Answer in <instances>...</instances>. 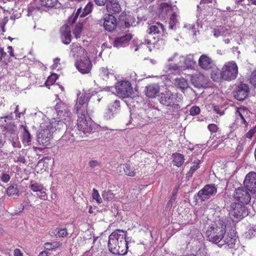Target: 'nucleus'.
Listing matches in <instances>:
<instances>
[{"label":"nucleus","instance_id":"nucleus-22","mask_svg":"<svg viewBox=\"0 0 256 256\" xmlns=\"http://www.w3.org/2000/svg\"><path fill=\"white\" fill-rule=\"evenodd\" d=\"M205 76L200 73L195 74L191 76V82L196 88H200L204 84Z\"/></svg>","mask_w":256,"mask_h":256},{"label":"nucleus","instance_id":"nucleus-14","mask_svg":"<svg viewBox=\"0 0 256 256\" xmlns=\"http://www.w3.org/2000/svg\"><path fill=\"white\" fill-rule=\"evenodd\" d=\"M87 115H78L77 128L80 132H82L84 134L90 132L92 130V128L86 119Z\"/></svg>","mask_w":256,"mask_h":256},{"label":"nucleus","instance_id":"nucleus-16","mask_svg":"<svg viewBox=\"0 0 256 256\" xmlns=\"http://www.w3.org/2000/svg\"><path fill=\"white\" fill-rule=\"evenodd\" d=\"M244 184L245 188L251 192H256V172H249L246 176Z\"/></svg>","mask_w":256,"mask_h":256},{"label":"nucleus","instance_id":"nucleus-37","mask_svg":"<svg viewBox=\"0 0 256 256\" xmlns=\"http://www.w3.org/2000/svg\"><path fill=\"white\" fill-rule=\"evenodd\" d=\"M184 62L187 68H194L196 64V62L194 60V55L189 54L187 56L184 60Z\"/></svg>","mask_w":256,"mask_h":256},{"label":"nucleus","instance_id":"nucleus-40","mask_svg":"<svg viewBox=\"0 0 256 256\" xmlns=\"http://www.w3.org/2000/svg\"><path fill=\"white\" fill-rule=\"evenodd\" d=\"M58 78V76L56 74H52L46 80L45 82V84L47 87H48V88H50V86L53 85L55 82H56V80Z\"/></svg>","mask_w":256,"mask_h":256},{"label":"nucleus","instance_id":"nucleus-4","mask_svg":"<svg viewBox=\"0 0 256 256\" xmlns=\"http://www.w3.org/2000/svg\"><path fill=\"white\" fill-rule=\"evenodd\" d=\"M183 100V96L182 94H174L168 90L161 94L160 102L162 105L172 108L174 110H178L180 109V103Z\"/></svg>","mask_w":256,"mask_h":256},{"label":"nucleus","instance_id":"nucleus-41","mask_svg":"<svg viewBox=\"0 0 256 256\" xmlns=\"http://www.w3.org/2000/svg\"><path fill=\"white\" fill-rule=\"evenodd\" d=\"M57 0H39L40 4L44 6L52 8L56 4Z\"/></svg>","mask_w":256,"mask_h":256},{"label":"nucleus","instance_id":"nucleus-32","mask_svg":"<svg viewBox=\"0 0 256 256\" xmlns=\"http://www.w3.org/2000/svg\"><path fill=\"white\" fill-rule=\"evenodd\" d=\"M88 105L76 104L74 110L78 115L88 114Z\"/></svg>","mask_w":256,"mask_h":256},{"label":"nucleus","instance_id":"nucleus-29","mask_svg":"<svg viewBox=\"0 0 256 256\" xmlns=\"http://www.w3.org/2000/svg\"><path fill=\"white\" fill-rule=\"evenodd\" d=\"M248 114L246 108L245 107H240L236 108V114L239 116L240 119V124H244V128H247L248 126V123L244 118V114Z\"/></svg>","mask_w":256,"mask_h":256},{"label":"nucleus","instance_id":"nucleus-25","mask_svg":"<svg viewBox=\"0 0 256 256\" xmlns=\"http://www.w3.org/2000/svg\"><path fill=\"white\" fill-rule=\"evenodd\" d=\"M92 4L90 2H88L84 7V12L82 13H81L82 8H78L74 18V21L77 18L78 16H80V17H84L88 14L90 13L92 10Z\"/></svg>","mask_w":256,"mask_h":256},{"label":"nucleus","instance_id":"nucleus-1","mask_svg":"<svg viewBox=\"0 0 256 256\" xmlns=\"http://www.w3.org/2000/svg\"><path fill=\"white\" fill-rule=\"evenodd\" d=\"M128 232L126 230L118 229L109 236L108 248L114 254L126 255L128 252V241L126 239Z\"/></svg>","mask_w":256,"mask_h":256},{"label":"nucleus","instance_id":"nucleus-58","mask_svg":"<svg viewBox=\"0 0 256 256\" xmlns=\"http://www.w3.org/2000/svg\"><path fill=\"white\" fill-rule=\"evenodd\" d=\"M171 8L170 5L169 4L166 3V2H162L160 4V8L162 9V10H164V9H166V10H169Z\"/></svg>","mask_w":256,"mask_h":256},{"label":"nucleus","instance_id":"nucleus-20","mask_svg":"<svg viewBox=\"0 0 256 256\" xmlns=\"http://www.w3.org/2000/svg\"><path fill=\"white\" fill-rule=\"evenodd\" d=\"M132 38L130 33L126 32L122 36L116 37L114 42V46L118 48L128 43Z\"/></svg>","mask_w":256,"mask_h":256},{"label":"nucleus","instance_id":"nucleus-34","mask_svg":"<svg viewBox=\"0 0 256 256\" xmlns=\"http://www.w3.org/2000/svg\"><path fill=\"white\" fill-rule=\"evenodd\" d=\"M176 85L181 90H184L188 87V82L186 79L183 78L175 79Z\"/></svg>","mask_w":256,"mask_h":256},{"label":"nucleus","instance_id":"nucleus-38","mask_svg":"<svg viewBox=\"0 0 256 256\" xmlns=\"http://www.w3.org/2000/svg\"><path fill=\"white\" fill-rule=\"evenodd\" d=\"M62 245L60 242H47L44 244V248L48 250H54L59 248Z\"/></svg>","mask_w":256,"mask_h":256},{"label":"nucleus","instance_id":"nucleus-55","mask_svg":"<svg viewBox=\"0 0 256 256\" xmlns=\"http://www.w3.org/2000/svg\"><path fill=\"white\" fill-rule=\"evenodd\" d=\"M70 135L72 136V140L74 141L76 139L78 138V133H76V134H74V130H72L71 131H70L68 133ZM68 134V132H67L65 136H66Z\"/></svg>","mask_w":256,"mask_h":256},{"label":"nucleus","instance_id":"nucleus-46","mask_svg":"<svg viewBox=\"0 0 256 256\" xmlns=\"http://www.w3.org/2000/svg\"><path fill=\"white\" fill-rule=\"evenodd\" d=\"M92 196L93 199L96 200L98 204H100L102 202V198L98 191L96 188H93L92 190Z\"/></svg>","mask_w":256,"mask_h":256},{"label":"nucleus","instance_id":"nucleus-11","mask_svg":"<svg viewBox=\"0 0 256 256\" xmlns=\"http://www.w3.org/2000/svg\"><path fill=\"white\" fill-rule=\"evenodd\" d=\"M250 92V88L248 84H240L234 91V97L239 101H242L248 96Z\"/></svg>","mask_w":256,"mask_h":256},{"label":"nucleus","instance_id":"nucleus-8","mask_svg":"<svg viewBox=\"0 0 256 256\" xmlns=\"http://www.w3.org/2000/svg\"><path fill=\"white\" fill-rule=\"evenodd\" d=\"M115 88L117 93L123 98H128L133 90L131 83L126 80H120L116 84Z\"/></svg>","mask_w":256,"mask_h":256},{"label":"nucleus","instance_id":"nucleus-9","mask_svg":"<svg viewBox=\"0 0 256 256\" xmlns=\"http://www.w3.org/2000/svg\"><path fill=\"white\" fill-rule=\"evenodd\" d=\"M217 192V188L214 184H208L199 190L198 196L202 201H204L209 199L212 196H214Z\"/></svg>","mask_w":256,"mask_h":256},{"label":"nucleus","instance_id":"nucleus-35","mask_svg":"<svg viewBox=\"0 0 256 256\" xmlns=\"http://www.w3.org/2000/svg\"><path fill=\"white\" fill-rule=\"evenodd\" d=\"M6 194L10 196H18V190L16 184H12L10 186L6 189Z\"/></svg>","mask_w":256,"mask_h":256},{"label":"nucleus","instance_id":"nucleus-54","mask_svg":"<svg viewBox=\"0 0 256 256\" xmlns=\"http://www.w3.org/2000/svg\"><path fill=\"white\" fill-rule=\"evenodd\" d=\"M168 68L170 71H176L180 70V66L176 64H170L168 66Z\"/></svg>","mask_w":256,"mask_h":256},{"label":"nucleus","instance_id":"nucleus-18","mask_svg":"<svg viewBox=\"0 0 256 256\" xmlns=\"http://www.w3.org/2000/svg\"><path fill=\"white\" fill-rule=\"evenodd\" d=\"M60 38L62 43L68 44L72 41V34L70 26L67 25L62 26L60 29Z\"/></svg>","mask_w":256,"mask_h":256},{"label":"nucleus","instance_id":"nucleus-33","mask_svg":"<svg viewBox=\"0 0 256 256\" xmlns=\"http://www.w3.org/2000/svg\"><path fill=\"white\" fill-rule=\"evenodd\" d=\"M32 140V136L26 127L24 128V132L22 138V143L26 146H28Z\"/></svg>","mask_w":256,"mask_h":256},{"label":"nucleus","instance_id":"nucleus-31","mask_svg":"<svg viewBox=\"0 0 256 256\" xmlns=\"http://www.w3.org/2000/svg\"><path fill=\"white\" fill-rule=\"evenodd\" d=\"M173 157V164L174 166L180 167L184 164V158L183 154L178 153L174 152L172 154Z\"/></svg>","mask_w":256,"mask_h":256},{"label":"nucleus","instance_id":"nucleus-30","mask_svg":"<svg viewBox=\"0 0 256 256\" xmlns=\"http://www.w3.org/2000/svg\"><path fill=\"white\" fill-rule=\"evenodd\" d=\"M212 70L211 78L214 82H220L223 80L222 70H220V69L216 66L214 67Z\"/></svg>","mask_w":256,"mask_h":256},{"label":"nucleus","instance_id":"nucleus-19","mask_svg":"<svg viewBox=\"0 0 256 256\" xmlns=\"http://www.w3.org/2000/svg\"><path fill=\"white\" fill-rule=\"evenodd\" d=\"M105 5L108 14L113 15L119 14L121 11V6L118 0H110Z\"/></svg>","mask_w":256,"mask_h":256},{"label":"nucleus","instance_id":"nucleus-3","mask_svg":"<svg viewBox=\"0 0 256 256\" xmlns=\"http://www.w3.org/2000/svg\"><path fill=\"white\" fill-rule=\"evenodd\" d=\"M226 232V225L222 220L210 226L206 232L208 240L218 246Z\"/></svg>","mask_w":256,"mask_h":256},{"label":"nucleus","instance_id":"nucleus-5","mask_svg":"<svg viewBox=\"0 0 256 256\" xmlns=\"http://www.w3.org/2000/svg\"><path fill=\"white\" fill-rule=\"evenodd\" d=\"M222 70L223 80L230 81L234 80L237 77L238 67L234 61L226 62Z\"/></svg>","mask_w":256,"mask_h":256},{"label":"nucleus","instance_id":"nucleus-23","mask_svg":"<svg viewBox=\"0 0 256 256\" xmlns=\"http://www.w3.org/2000/svg\"><path fill=\"white\" fill-rule=\"evenodd\" d=\"M7 52L9 54L4 51V48L0 47V61H3L5 63L9 62L8 56L14 57V49L12 46H8L7 48Z\"/></svg>","mask_w":256,"mask_h":256},{"label":"nucleus","instance_id":"nucleus-13","mask_svg":"<svg viewBox=\"0 0 256 256\" xmlns=\"http://www.w3.org/2000/svg\"><path fill=\"white\" fill-rule=\"evenodd\" d=\"M199 66L203 70H209L216 66L212 58L206 54L201 55L198 60Z\"/></svg>","mask_w":256,"mask_h":256},{"label":"nucleus","instance_id":"nucleus-36","mask_svg":"<svg viewBox=\"0 0 256 256\" xmlns=\"http://www.w3.org/2000/svg\"><path fill=\"white\" fill-rule=\"evenodd\" d=\"M53 234L56 237L58 238H64L68 235V232L66 228H56L54 230Z\"/></svg>","mask_w":256,"mask_h":256},{"label":"nucleus","instance_id":"nucleus-27","mask_svg":"<svg viewBox=\"0 0 256 256\" xmlns=\"http://www.w3.org/2000/svg\"><path fill=\"white\" fill-rule=\"evenodd\" d=\"M120 168L124 170V174L128 176L133 177L136 174V169L130 164H120Z\"/></svg>","mask_w":256,"mask_h":256},{"label":"nucleus","instance_id":"nucleus-39","mask_svg":"<svg viewBox=\"0 0 256 256\" xmlns=\"http://www.w3.org/2000/svg\"><path fill=\"white\" fill-rule=\"evenodd\" d=\"M90 98L86 94H80L78 96L76 102V104L88 105Z\"/></svg>","mask_w":256,"mask_h":256},{"label":"nucleus","instance_id":"nucleus-57","mask_svg":"<svg viewBox=\"0 0 256 256\" xmlns=\"http://www.w3.org/2000/svg\"><path fill=\"white\" fill-rule=\"evenodd\" d=\"M36 11H40V9L38 8H30L28 9V16H33Z\"/></svg>","mask_w":256,"mask_h":256},{"label":"nucleus","instance_id":"nucleus-10","mask_svg":"<svg viewBox=\"0 0 256 256\" xmlns=\"http://www.w3.org/2000/svg\"><path fill=\"white\" fill-rule=\"evenodd\" d=\"M75 66L78 70L83 74H88L92 68V64L90 58L86 56L75 62Z\"/></svg>","mask_w":256,"mask_h":256},{"label":"nucleus","instance_id":"nucleus-42","mask_svg":"<svg viewBox=\"0 0 256 256\" xmlns=\"http://www.w3.org/2000/svg\"><path fill=\"white\" fill-rule=\"evenodd\" d=\"M44 186L43 184H39L37 182H31L30 184V188L34 192H38L39 191H41Z\"/></svg>","mask_w":256,"mask_h":256},{"label":"nucleus","instance_id":"nucleus-15","mask_svg":"<svg viewBox=\"0 0 256 256\" xmlns=\"http://www.w3.org/2000/svg\"><path fill=\"white\" fill-rule=\"evenodd\" d=\"M237 241V236L234 230H231L227 234L225 238H224L219 246L224 245L228 246L230 248H234Z\"/></svg>","mask_w":256,"mask_h":256},{"label":"nucleus","instance_id":"nucleus-45","mask_svg":"<svg viewBox=\"0 0 256 256\" xmlns=\"http://www.w3.org/2000/svg\"><path fill=\"white\" fill-rule=\"evenodd\" d=\"M178 20L176 18V14L174 12L170 16L169 21V28L174 30L176 28V24Z\"/></svg>","mask_w":256,"mask_h":256},{"label":"nucleus","instance_id":"nucleus-28","mask_svg":"<svg viewBox=\"0 0 256 256\" xmlns=\"http://www.w3.org/2000/svg\"><path fill=\"white\" fill-rule=\"evenodd\" d=\"M99 76L103 80L107 81L110 78L114 76V72L112 70L107 67H102L100 69Z\"/></svg>","mask_w":256,"mask_h":256},{"label":"nucleus","instance_id":"nucleus-43","mask_svg":"<svg viewBox=\"0 0 256 256\" xmlns=\"http://www.w3.org/2000/svg\"><path fill=\"white\" fill-rule=\"evenodd\" d=\"M102 196L105 200L112 201L114 198V194L110 190H104L102 192Z\"/></svg>","mask_w":256,"mask_h":256},{"label":"nucleus","instance_id":"nucleus-24","mask_svg":"<svg viewBox=\"0 0 256 256\" xmlns=\"http://www.w3.org/2000/svg\"><path fill=\"white\" fill-rule=\"evenodd\" d=\"M159 88L156 84H150L146 87V94L150 98H154L159 93Z\"/></svg>","mask_w":256,"mask_h":256},{"label":"nucleus","instance_id":"nucleus-48","mask_svg":"<svg viewBox=\"0 0 256 256\" xmlns=\"http://www.w3.org/2000/svg\"><path fill=\"white\" fill-rule=\"evenodd\" d=\"M246 237L248 238H252L256 236V228H252L246 233Z\"/></svg>","mask_w":256,"mask_h":256},{"label":"nucleus","instance_id":"nucleus-50","mask_svg":"<svg viewBox=\"0 0 256 256\" xmlns=\"http://www.w3.org/2000/svg\"><path fill=\"white\" fill-rule=\"evenodd\" d=\"M200 108L198 106H192L190 110V114L191 116H194L200 113Z\"/></svg>","mask_w":256,"mask_h":256},{"label":"nucleus","instance_id":"nucleus-2","mask_svg":"<svg viewBox=\"0 0 256 256\" xmlns=\"http://www.w3.org/2000/svg\"><path fill=\"white\" fill-rule=\"evenodd\" d=\"M64 123L60 120L50 122L46 128L42 130L38 135L39 141L43 145L48 146L53 138V135L58 134L63 129Z\"/></svg>","mask_w":256,"mask_h":256},{"label":"nucleus","instance_id":"nucleus-56","mask_svg":"<svg viewBox=\"0 0 256 256\" xmlns=\"http://www.w3.org/2000/svg\"><path fill=\"white\" fill-rule=\"evenodd\" d=\"M256 132V130L254 129H250L246 134V138L251 139L254 136V134Z\"/></svg>","mask_w":256,"mask_h":256},{"label":"nucleus","instance_id":"nucleus-6","mask_svg":"<svg viewBox=\"0 0 256 256\" xmlns=\"http://www.w3.org/2000/svg\"><path fill=\"white\" fill-rule=\"evenodd\" d=\"M230 208V214L236 220H240L248 215V212L246 207L240 203L232 202Z\"/></svg>","mask_w":256,"mask_h":256},{"label":"nucleus","instance_id":"nucleus-26","mask_svg":"<svg viewBox=\"0 0 256 256\" xmlns=\"http://www.w3.org/2000/svg\"><path fill=\"white\" fill-rule=\"evenodd\" d=\"M164 26L160 22H156L155 24L150 26L148 32L149 34H159L164 32Z\"/></svg>","mask_w":256,"mask_h":256},{"label":"nucleus","instance_id":"nucleus-51","mask_svg":"<svg viewBox=\"0 0 256 256\" xmlns=\"http://www.w3.org/2000/svg\"><path fill=\"white\" fill-rule=\"evenodd\" d=\"M0 180L4 183L8 182L10 179V176L9 174L5 173V172H2L1 176H0Z\"/></svg>","mask_w":256,"mask_h":256},{"label":"nucleus","instance_id":"nucleus-52","mask_svg":"<svg viewBox=\"0 0 256 256\" xmlns=\"http://www.w3.org/2000/svg\"><path fill=\"white\" fill-rule=\"evenodd\" d=\"M208 130L212 133L216 132L218 130V126L216 124H210L208 125Z\"/></svg>","mask_w":256,"mask_h":256},{"label":"nucleus","instance_id":"nucleus-63","mask_svg":"<svg viewBox=\"0 0 256 256\" xmlns=\"http://www.w3.org/2000/svg\"><path fill=\"white\" fill-rule=\"evenodd\" d=\"M176 198L174 196H172L170 198V199L169 200L167 204V205L169 206H171L172 204L175 202Z\"/></svg>","mask_w":256,"mask_h":256},{"label":"nucleus","instance_id":"nucleus-21","mask_svg":"<svg viewBox=\"0 0 256 256\" xmlns=\"http://www.w3.org/2000/svg\"><path fill=\"white\" fill-rule=\"evenodd\" d=\"M120 110V102L116 100L110 104L106 112V116L107 119H110L114 114H116Z\"/></svg>","mask_w":256,"mask_h":256},{"label":"nucleus","instance_id":"nucleus-17","mask_svg":"<svg viewBox=\"0 0 256 256\" xmlns=\"http://www.w3.org/2000/svg\"><path fill=\"white\" fill-rule=\"evenodd\" d=\"M70 54L74 58L84 56H86V52L78 43L74 42L70 46Z\"/></svg>","mask_w":256,"mask_h":256},{"label":"nucleus","instance_id":"nucleus-60","mask_svg":"<svg viewBox=\"0 0 256 256\" xmlns=\"http://www.w3.org/2000/svg\"><path fill=\"white\" fill-rule=\"evenodd\" d=\"M14 256H23V254L19 248H16L14 252Z\"/></svg>","mask_w":256,"mask_h":256},{"label":"nucleus","instance_id":"nucleus-62","mask_svg":"<svg viewBox=\"0 0 256 256\" xmlns=\"http://www.w3.org/2000/svg\"><path fill=\"white\" fill-rule=\"evenodd\" d=\"M15 162H20L22 163H24L26 162V160L24 156H20L16 158V160H14Z\"/></svg>","mask_w":256,"mask_h":256},{"label":"nucleus","instance_id":"nucleus-59","mask_svg":"<svg viewBox=\"0 0 256 256\" xmlns=\"http://www.w3.org/2000/svg\"><path fill=\"white\" fill-rule=\"evenodd\" d=\"M222 34V31L216 28L214 30V35L215 37L218 38Z\"/></svg>","mask_w":256,"mask_h":256},{"label":"nucleus","instance_id":"nucleus-49","mask_svg":"<svg viewBox=\"0 0 256 256\" xmlns=\"http://www.w3.org/2000/svg\"><path fill=\"white\" fill-rule=\"evenodd\" d=\"M41 191L38 192V196L42 200H46L48 199V195L46 193V188L44 187Z\"/></svg>","mask_w":256,"mask_h":256},{"label":"nucleus","instance_id":"nucleus-61","mask_svg":"<svg viewBox=\"0 0 256 256\" xmlns=\"http://www.w3.org/2000/svg\"><path fill=\"white\" fill-rule=\"evenodd\" d=\"M98 165V162L96 160H90L89 162V166L91 168L96 167Z\"/></svg>","mask_w":256,"mask_h":256},{"label":"nucleus","instance_id":"nucleus-12","mask_svg":"<svg viewBox=\"0 0 256 256\" xmlns=\"http://www.w3.org/2000/svg\"><path fill=\"white\" fill-rule=\"evenodd\" d=\"M102 20L103 26L106 30L112 32L116 29L118 24L117 20L112 14H105Z\"/></svg>","mask_w":256,"mask_h":256},{"label":"nucleus","instance_id":"nucleus-64","mask_svg":"<svg viewBox=\"0 0 256 256\" xmlns=\"http://www.w3.org/2000/svg\"><path fill=\"white\" fill-rule=\"evenodd\" d=\"M12 146L14 148H20L21 147V144L20 142H12Z\"/></svg>","mask_w":256,"mask_h":256},{"label":"nucleus","instance_id":"nucleus-44","mask_svg":"<svg viewBox=\"0 0 256 256\" xmlns=\"http://www.w3.org/2000/svg\"><path fill=\"white\" fill-rule=\"evenodd\" d=\"M200 160H197L193 162V165L190 167V170L187 173L188 176H192L195 171L198 168Z\"/></svg>","mask_w":256,"mask_h":256},{"label":"nucleus","instance_id":"nucleus-7","mask_svg":"<svg viewBox=\"0 0 256 256\" xmlns=\"http://www.w3.org/2000/svg\"><path fill=\"white\" fill-rule=\"evenodd\" d=\"M250 192L251 191L245 187H239L234 190L233 197L239 203L247 204L251 200Z\"/></svg>","mask_w":256,"mask_h":256},{"label":"nucleus","instance_id":"nucleus-47","mask_svg":"<svg viewBox=\"0 0 256 256\" xmlns=\"http://www.w3.org/2000/svg\"><path fill=\"white\" fill-rule=\"evenodd\" d=\"M250 82L256 88V69L252 72L250 76Z\"/></svg>","mask_w":256,"mask_h":256},{"label":"nucleus","instance_id":"nucleus-53","mask_svg":"<svg viewBox=\"0 0 256 256\" xmlns=\"http://www.w3.org/2000/svg\"><path fill=\"white\" fill-rule=\"evenodd\" d=\"M132 18H130V20L128 18H126L124 20V24L122 25V27L124 28H130L132 25Z\"/></svg>","mask_w":256,"mask_h":256}]
</instances>
